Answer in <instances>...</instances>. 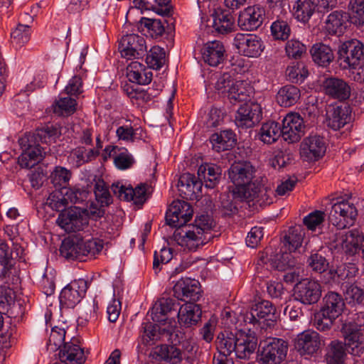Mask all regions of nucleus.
<instances>
[{"label": "nucleus", "instance_id": "f257e3e1", "mask_svg": "<svg viewBox=\"0 0 364 364\" xmlns=\"http://www.w3.org/2000/svg\"><path fill=\"white\" fill-rule=\"evenodd\" d=\"M191 205L183 200H174L166 214V223L174 228H181L183 233L178 243L189 250H196L213 237V220L208 215L197 216L194 223L186 225L193 216Z\"/></svg>", "mask_w": 364, "mask_h": 364}, {"label": "nucleus", "instance_id": "f03ea898", "mask_svg": "<svg viewBox=\"0 0 364 364\" xmlns=\"http://www.w3.org/2000/svg\"><path fill=\"white\" fill-rule=\"evenodd\" d=\"M217 348L223 353L232 354L238 359L248 360L257 346V338L254 332L240 331L236 333L225 331L218 334Z\"/></svg>", "mask_w": 364, "mask_h": 364}, {"label": "nucleus", "instance_id": "7ed1b4c3", "mask_svg": "<svg viewBox=\"0 0 364 364\" xmlns=\"http://www.w3.org/2000/svg\"><path fill=\"white\" fill-rule=\"evenodd\" d=\"M60 135V131L57 125L46 124L43 127L37 129L34 133L26 134L18 141L23 151L36 164L44 157L46 152L40 146L39 143L48 144L55 141Z\"/></svg>", "mask_w": 364, "mask_h": 364}, {"label": "nucleus", "instance_id": "20e7f679", "mask_svg": "<svg viewBox=\"0 0 364 364\" xmlns=\"http://www.w3.org/2000/svg\"><path fill=\"white\" fill-rule=\"evenodd\" d=\"M323 306L314 319V326L319 331L330 329L333 321L341 314L345 303L342 296L334 291H330L323 299Z\"/></svg>", "mask_w": 364, "mask_h": 364}, {"label": "nucleus", "instance_id": "39448f33", "mask_svg": "<svg viewBox=\"0 0 364 364\" xmlns=\"http://www.w3.org/2000/svg\"><path fill=\"white\" fill-rule=\"evenodd\" d=\"M287 343L277 338H270L260 343L257 359L260 364H280L286 358Z\"/></svg>", "mask_w": 364, "mask_h": 364}, {"label": "nucleus", "instance_id": "423d86ee", "mask_svg": "<svg viewBox=\"0 0 364 364\" xmlns=\"http://www.w3.org/2000/svg\"><path fill=\"white\" fill-rule=\"evenodd\" d=\"M272 191L267 183V178L265 176H256L252 182H249L245 187L240 188V191H232L235 198L247 199L257 202L271 203L270 195Z\"/></svg>", "mask_w": 364, "mask_h": 364}, {"label": "nucleus", "instance_id": "0eeeda50", "mask_svg": "<svg viewBox=\"0 0 364 364\" xmlns=\"http://www.w3.org/2000/svg\"><path fill=\"white\" fill-rule=\"evenodd\" d=\"M363 241V232L354 228L345 233H336L330 244V247L337 252H344L346 254L354 255L360 250Z\"/></svg>", "mask_w": 364, "mask_h": 364}, {"label": "nucleus", "instance_id": "6e6552de", "mask_svg": "<svg viewBox=\"0 0 364 364\" xmlns=\"http://www.w3.org/2000/svg\"><path fill=\"white\" fill-rule=\"evenodd\" d=\"M358 210L353 203L340 201L334 203L328 213V220L338 229L352 225L356 220Z\"/></svg>", "mask_w": 364, "mask_h": 364}, {"label": "nucleus", "instance_id": "1a4fd4ad", "mask_svg": "<svg viewBox=\"0 0 364 364\" xmlns=\"http://www.w3.org/2000/svg\"><path fill=\"white\" fill-rule=\"evenodd\" d=\"M363 56V45L356 39L343 43L338 47V60L343 69L355 68Z\"/></svg>", "mask_w": 364, "mask_h": 364}, {"label": "nucleus", "instance_id": "9d476101", "mask_svg": "<svg viewBox=\"0 0 364 364\" xmlns=\"http://www.w3.org/2000/svg\"><path fill=\"white\" fill-rule=\"evenodd\" d=\"M257 173V168L251 162L239 161L234 162L228 168V178L235 186L232 191H240V188L252 182Z\"/></svg>", "mask_w": 364, "mask_h": 364}, {"label": "nucleus", "instance_id": "9b49d317", "mask_svg": "<svg viewBox=\"0 0 364 364\" xmlns=\"http://www.w3.org/2000/svg\"><path fill=\"white\" fill-rule=\"evenodd\" d=\"M233 46L240 53L250 58L258 57L264 48L262 39L251 33H237L233 39Z\"/></svg>", "mask_w": 364, "mask_h": 364}, {"label": "nucleus", "instance_id": "f8f14e48", "mask_svg": "<svg viewBox=\"0 0 364 364\" xmlns=\"http://www.w3.org/2000/svg\"><path fill=\"white\" fill-rule=\"evenodd\" d=\"M294 296L296 301L306 305L316 304L321 296V285L314 280L303 279L295 285Z\"/></svg>", "mask_w": 364, "mask_h": 364}, {"label": "nucleus", "instance_id": "ddd939ff", "mask_svg": "<svg viewBox=\"0 0 364 364\" xmlns=\"http://www.w3.org/2000/svg\"><path fill=\"white\" fill-rule=\"evenodd\" d=\"M262 118V108L256 102L250 101L242 105L237 109L235 124L240 128L247 129L254 127Z\"/></svg>", "mask_w": 364, "mask_h": 364}, {"label": "nucleus", "instance_id": "4468645a", "mask_svg": "<svg viewBox=\"0 0 364 364\" xmlns=\"http://www.w3.org/2000/svg\"><path fill=\"white\" fill-rule=\"evenodd\" d=\"M305 132L303 119L297 113H289L282 120V136L289 143L299 141Z\"/></svg>", "mask_w": 364, "mask_h": 364}, {"label": "nucleus", "instance_id": "2eb2a0df", "mask_svg": "<svg viewBox=\"0 0 364 364\" xmlns=\"http://www.w3.org/2000/svg\"><path fill=\"white\" fill-rule=\"evenodd\" d=\"M87 288V282L85 279H79L72 281L60 292L59 297L60 304L68 308H73L85 296Z\"/></svg>", "mask_w": 364, "mask_h": 364}, {"label": "nucleus", "instance_id": "dca6fc26", "mask_svg": "<svg viewBox=\"0 0 364 364\" xmlns=\"http://www.w3.org/2000/svg\"><path fill=\"white\" fill-rule=\"evenodd\" d=\"M265 18V10L259 5L248 6L240 11L238 26L243 31H252L260 27Z\"/></svg>", "mask_w": 364, "mask_h": 364}, {"label": "nucleus", "instance_id": "f3484780", "mask_svg": "<svg viewBox=\"0 0 364 364\" xmlns=\"http://www.w3.org/2000/svg\"><path fill=\"white\" fill-rule=\"evenodd\" d=\"M119 50L124 58H138L146 51V42L142 36L137 34L126 35L119 42Z\"/></svg>", "mask_w": 364, "mask_h": 364}, {"label": "nucleus", "instance_id": "a211bd4d", "mask_svg": "<svg viewBox=\"0 0 364 364\" xmlns=\"http://www.w3.org/2000/svg\"><path fill=\"white\" fill-rule=\"evenodd\" d=\"M57 223L66 232H77L88 224L87 217L81 214L80 210L75 207L59 214Z\"/></svg>", "mask_w": 364, "mask_h": 364}, {"label": "nucleus", "instance_id": "6ab92c4d", "mask_svg": "<svg viewBox=\"0 0 364 364\" xmlns=\"http://www.w3.org/2000/svg\"><path fill=\"white\" fill-rule=\"evenodd\" d=\"M326 151V144L323 138L318 135L305 138L300 145V154L307 161H317Z\"/></svg>", "mask_w": 364, "mask_h": 364}, {"label": "nucleus", "instance_id": "aec40b11", "mask_svg": "<svg viewBox=\"0 0 364 364\" xmlns=\"http://www.w3.org/2000/svg\"><path fill=\"white\" fill-rule=\"evenodd\" d=\"M174 296L181 300L194 303L200 296V287L198 280L181 278L173 286Z\"/></svg>", "mask_w": 364, "mask_h": 364}, {"label": "nucleus", "instance_id": "412c9836", "mask_svg": "<svg viewBox=\"0 0 364 364\" xmlns=\"http://www.w3.org/2000/svg\"><path fill=\"white\" fill-rule=\"evenodd\" d=\"M321 341L316 331L307 330L297 335L294 346L301 355H311L319 350Z\"/></svg>", "mask_w": 364, "mask_h": 364}, {"label": "nucleus", "instance_id": "4be33fe9", "mask_svg": "<svg viewBox=\"0 0 364 364\" xmlns=\"http://www.w3.org/2000/svg\"><path fill=\"white\" fill-rule=\"evenodd\" d=\"M179 304L170 298H162L157 301L153 306L150 314L154 322L163 323L171 318H173L177 312Z\"/></svg>", "mask_w": 364, "mask_h": 364}, {"label": "nucleus", "instance_id": "5701e85b", "mask_svg": "<svg viewBox=\"0 0 364 364\" xmlns=\"http://www.w3.org/2000/svg\"><path fill=\"white\" fill-rule=\"evenodd\" d=\"M276 308L272 302L264 300L255 304L251 309L250 313H247L245 317V321L249 323L255 324L259 319L264 318L265 321L273 323L277 319Z\"/></svg>", "mask_w": 364, "mask_h": 364}, {"label": "nucleus", "instance_id": "b1692460", "mask_svg": "<svg viewBox=\"0 0 364 364\" xmlns=\"http://www.w3.org/2000/svg\"><path fill=\"white\" fill-rule=\"evenodd\" d=\"M323 85L325 93L333 99L342 101L350 96V87L343 79L328 77L323 81Z\"/></svg>", "mask_w": 364, "mask_h": 364}, {"label": "nucleus", "instance_id": "393cba45", "mask_svg": "<svg viewBox=\"0 0 364 364\" xmlns=\"http://www.w3.org/2000/svg\"><path fill=\"white\" fill-rule=\"evenodd\" d=\"M350 107L345 105L336 106L327 112L326 124L333 130H338L350 122Z\"/></svg>", "mask_w": 364, "mask_h": 364}, {"label": "nucleus", "instance_id": "a878e982", "mask_svg": "<svg viewBox=\"0 0 364 364\" xmlns=\"http://www.w3.org/2000/svg\"><path fill=\"white\" fill-rule=\"evenodd\" d=\"M225 53L223 44L219 41H213L204 45L202 58L205 63L215 67L224 60Z\"/></svg>", "mask_w": 364, "mask_h": 364}, {"label": "nucleus", "instance_id": "bb28decb", "mask_svg": "<svg viewBox=\"0 0 364 364\" xmlns=\"http://www.w3.org/2000/svg\"><path fill=\"white\" fill-rule=\"evenodd\" d=\"M175 314L178 316L180 325L189 327L198 323L201 316V310L199 305L188 302L181 306Z\"/></svg>", "mask_w": 364, "mask_h": 364}, {"label": "nucleus", "instance_id": "cd10ccee", "mask_svg": "<svg viewBox=\"0 0 364 364\" xmlns=\"http://www.w3.org/2000/svg\"><path fill=\"white\" fill-rule=\"evenodd\" d=\"M153 356L159 361L170 364H178L183 359L181 350L175 345L162 344L156 346L153 350Z\"/></svg>", "mask_w": 364, "mask_h": 364}, {"label": "nucleus", "instance_id": "c85d7f7f", "mask_svg": "<svg viewBox=\"0 0 364 364\" xmlns=\"http://www.w3.org/2000/svg\"><path fill=\"white\" fill-rule=\"evenodd\" d=\"M59 358L65 364H82L85 360L83 349L71 342L64 344L60 350Z\"/></svg>", "mask_w": 364, "mask_h": 364}, {"label": "nucleus", "instance_id": "c756f323", "mask_svg": "<svg viewBox=\"0 0 364 364\" xmlns=\"http://www.w3.org/2000/svg\"><path fill=\"white\" fill-rule=\"evenodd\" d=\"M348 19V13L341 10L335 11L327 16L324 29L328 34L339 35L346 29V24Z\"/></svg>", "mask_w": 364, "mask_h": 364}, {"label": "nucleus", "instance_id": "7c9ffc66", "mask_svg": "<svg viewBox=\"0 0 364 364\" xmlns=\"http://www.w3.org/2000/svg\"><path fill=\"white\" fill-rule=\"evenodd\" d=\"M222 169L216 164H205L199 167L198 176L202 184L208 188H213L219 183Z\"/></svg>", "mask_w": 364, "mask_h": 364}, {"label": "nucleus", "instance_id": "2f4dec72", "mask_svg": "<svg viewBox=\"0 0 364 364\" xmlns=\"http://www.w3.org/2000/svg\"><path fill=\"white\" fill-rule=\"evenodd\" d=\"M127 77L132 82L139 85H147L152 79V72L146 70L144 65L134 61L127 68Z\"/></svg>", "mask_w": 364, "mask_h": 364}, {"label": "nucleus", "instance_id": "473e14b6", "mask_svg": "<svg viewBox=\"0 0 364 364\" xmlns=\"http://www.w3.org/2000/svg\"><path fill=\"white\" fill-rule=\"evenodd\" d=\"M210 141L213 149L217 152L228 150L232 148L236 143L235 134L230 129L222 131L220 134H212Z\"/></svg>", "mask_w": 364, "mask_h": 364}, {"label": "nucleus", "instance_id": "72a5a7b5", "mask_svg": "<svg viewBox=\"0 0 364 364\" xmlns=\"http://www.w3.org/2000/svg\"><path fill=\"white\" fill-rule=\"evenodd\" d=\"M178 187L181 194L186 198H191L201 191L202 182L189 173L182 174L178 180Z\"/></svg>", "mask_w": 364, "mask_h": 364}, {"label": "nucleus", "instance_id": "f704fd0d", "mask_svg": "<svg viewBox=\"0 0 364 364\" xmlns=\"http://www.w3.org/2000/svg\"><path fill=\"white\" fill-rule=\"evenodd\" d=\"M310 53L314 62L322 67L328 66L334 58L331 47L322 43L314 44L311 47Z\"/></svg>", "mask_w": 364, "mask_h": 364}, {"label": "nucleus", "instance_id": "c9c22d12", "mask_svg": "<svg viewBox=\"0 0 364 364\" xmlns=\"http://www.w3.org/2000/svg\"><path fill=\"white\" fill-rule=\"evenodd\" d=\"M346 357V345L343 342L334 340L326 347L325 360L327 364H343Z\"/></svg>", "mask_w": 364, "mask_h": 364}, {"label": "nucleus", "instance_id": "e433bc0d", "mask_svg": "<svg viewBox=\"0 0 364 364\" xmlns=\"http://www.w3.org/2000/svg\"><path fill=\"white\" fill-rule=\"evenodd\" d=\"M81 250L80 238L78 236L63 240L60 248V255L68 259L82 260Z\"/></svg>", "mask_w": 364, "mask_h": 364}, {"label": "nucleus", "instance_id": "4c0bfd02", "mask_svg": "<svg viewBox=\"0 0 364 364\" xmlns=\"http://www.w3.org/2000/svg\"><path fill=\"white\" fill-rule=\"evenodd\" d=\"M301 97L299 89L291 85L282 87L277 95V101L282 106L289 107L295 105Z\"/></svg>", "mask_w": 364, "mask_h": 364}, {"label": "nucleus", "instance_id": "58836bf2", "mask_svg": "<svg viewBox=\"0 0 364 364\" xmlns=\"http://www.w3.org/2000/svg\"><path fill=\"white\" fill-rule=\"evenodd\" d=\"M252 87L245 80H235L228 90V97L231 102L246 101L251 93Z\"/></svg>", "mask_w": 364, "mask_h": 364}, {"label": "nucleus", "instance_id": "ea45409f", "mask_svg": "<svg viewBox=\"0 0 364 364\" xmlns=\"http://www.w3.org/2000/svg\"><path fill=\"white\" fill-rule=\"evenodd\" d=\"M316 5L311 0H298L293 7L295 18L301 22L306 23L315 11Z\"/></svg>", "mask_w": 364, "mask_h": 364}, {"label": "nucleus", "instance_id": "a19ab883", "mask_svg": "<svg viewBox=\"0 0 364 364\" xmlns=\"http://www.w3.org/2000/svg\"><path fill=\"white\" fill-rule=\"evenodd\" d=\"M139 28L144 32L145 35L152 38L161 36L165 31L164 23L161 20L145 17H142L139 21Z\"/></svg>", "mask_w": 364, "mask_h": 364}, {"label": "nucleus", "instance_id": "79ce46f5", "mask_svg": "<svg viewBox=\"0 0 364 364\" xmlns=\"http://www.w3.org/2000/svg\"><path fill=\"white\" fill-rule=\"evenodd\" d=\"M304 236V230L301 225L291 227L284 237V244L290 252L295 251L301 247Z\"/></svg>", "mask_w": 364, "mask_h": 364}, {"label": "nucleus", "instance_id": "37998d69", "mask_svg": "<svg viewBox=\"0 0 364 364\" xmlns=\"http://www.w3.org/2000/svg\"><path fill=\"white\" fill-rule=\"evenodd\" d=\"M259 139L264 144H271L275 142L282 135L281 127L275 122L264 123L259 129Z\"/></svg>", "mask_w": 364, "mask_h": 364}, {"label": "nucleus", "instance_id": "c03bdc74", "mask_svg": "<svg viewBox=\"0 0 364 364\" xmlns=\"http://www.w3.org/2000/svg\"><path fill=\"white\" fill-rule=\"evenodd\" d=\"M234 21V18L230 13H217L213 19V27L218 33H228L233 31Z\"/></svg>", "mask_w": 364, "mask_h": 364}, {"label": "nucleus", "instance_id": "a18cd8bd", "mask_svg": "<svg viewBox=\"0 0 364 364\" xmlns=\"http://www.w3.org/2000/svg\"><path fill=\"white\" fill-rule=\"evenodd\" d=\"M296 264V260L291 252H283L274 255V259H271L270 267L279 271H286L294 267Z\"/></svg>", "mask_w": 364, "mask_h": 364}, {"label": "nucleus", "instance_id": "49530a36", "mask_svg": "<svg viewBox=\"0 0 364 364\" xmlns=\"http://www.w3.org/2000/svg\"><path fill=\"white\" fill-rule=\"evenodd\" d=\"M308 70L301 62L293 63L286 70L288 80L294 83L302 82L308 76Z\"/></svg>", "mask_w": 364, "mask_h": 364}, {"label": "nucleus", "instance_id": "de8ad7c7", "mask_svg": "<svg viewBox=\"0 0 364 364\" xmlns=\"http://www.w3.org/2000/svg\"><path fill=\"white\" fill-rule=\"evenodd\" d=\"M65 197L63 190L55 191L49 195L46 204L52 210L64 212L67 210L66 208L68 206Z\"/></svg>", "mask_w": 364, "mask_h": 364}, {"label": "nucleus", "instance_id": "09e8293b", "mask_svg": "<svg viewBox=\"0 0 364 364\" xmlns=\"http://www.w3.org/2000/svg\"><path fill=\"white\" fill-rule=\"evenodd\" d=\"M98 154V151L93 149H87L83 146H79L72 151L70 158L75 160L76 166L79 167L85 163L91 161L95 159Z\"/></svg>", "mask_w": 364, "mask_h": 364}, {"label": "nucleus", "instance_id": "8fccbe9b", "mask_svg": "<svg viewBox=\"0 0 364 364\" xmlns=\"http://www.w3.org/2000/svg\"><path fill=\"white\" fill-rule=\"evenodd\" d=\"M76 101L70 97H61L53 105L51 108L53 113L58 116L70 115L73 114L76 109Z\"/></svg>", "mask_w": 364, "mask_h": 364}, {"label": "nucleus", "instance_id": "3c124183", "mask_svg": "<svg viewBox=\"0 0 364 364\" xmlns=\"http://www.w3.org/2000/svg\"><path fill=\"white\" fill-rule=\"evenodd\" d=\"M348 9V14L353 23L356 25L364 23V0H350Z\"/></svg>", "mask_w": 364, "mask_h": 364}, {"label": "nucleus", "instance_id": "603ef678", "mask_svg": "<svg viewBox=\"0 0 364 364\" xmlns=\"http://www.w3.org/2000/svg\"><path fill=\"white\" fill-rule=\"evenodd\" d=\"M141 339L144 345H153L160 339L159 327L150 322L143 323Z\"/></svg>", "mask_w": 364, "mask_h": 364}, {"label": "nucleus", "instance_id": "864d4df0", "mask_svg": "<svg viewBox=\"0 0 364 364\" xmlns=\"http://www.w3.org/2000/svg\"><path fill=\"white\" fill-rule=\"evenodd\" d=\"M72 176V173L62 166H57L50 176V181L55 187H62L61 190L66 188Z\"/></svg>", "mask_w": 364, "mask_h": 364}, {"label": "nucleus", "instance_id": "5fc2aeb1", "mask_svg": "<svg viewBox=\"0 0 364 364\" xmlns=\"http://www.w3.org/2000/svg\"><path fill=\"white\" fill-rule=\"evenodd\" d=\"M67 199L68 204L81 203L88 198L90 195L89 191L84 188L74 186L73 188H67L63 189Z\"/></svg>", "mask_w": 364, "mask_h": 364}, {"label": "nucleus", "instance_id": "6e6d98bb", "mask_svg": "<svg viewBox=\"0 0 364 364\" xmlns=\"http://www.w3.org/2000/svg\"><path fill=\"white\" fill-rule=\"evenodd\" d=\"M65 330L63 328L55 326L52 328L47 346L53 351L61 349L65 343Z\"/></svg>", "mask_w": 364, "mask_h": 364}, {"label": "nucleus", "instance_id": "4d7b16f0", "mask_svg": "<svg viewBox=\"0 0 364 364\" xmlns=\"http://www.w3.org/2000/svg\"><path fill=\"white\" fill-rule=\"evenodd\" d=\"M81 254L82 260L86 256L94 257L98 254L103 248V244L101 240L97 238H92L86 241L80 238Z\"/></svg>", "mask_w": 364, "mask_h": 364}, {"label": "nucleus", "instance_id": "13d9d810", "mask_svg": "<svg viewBox=\"0 0 364 364\" xmlns=\"http://www.w3.org/2000/svg\"><path fill=\"white\" fill-rule=\"evenodd\" d=\"M95 195L102 206H107L112 203V198L108 188L102 179H95Z\"/></svg>", "mask_w": 364, "mask_h": 364}, {"label": "nucleus", "instance_id": "bf43d9fd", "mask_svg": "<svg viewBox=\"0 0 364 364\" xmlns=\"http://www.w3.org/2000/svg\"><path fill=\"white\" fill-rule=\"evenodd\" d=\"M125 191L124 200L134 201L135 204H142L146 200V189L144 184L137 186L135 188L128 187Z\"/></svg>", "mask_w": 364, "mask_h": 364}, {"label": "nucleus", "instance_id": "052dcab7", "mask_svg": "<svg viewBox=\"0 0 364 364\" xmlns=\"http://www.w3.org/2000/svg\"><path fill=\"white\" fill-rule=\"evenodd\" d=\"M11 43L16 47H21L30 39V28L28 26L18 24L11 33Z\"/></svg>", "mask_w": 364, "mask_h": 364}, {"label": "nucleus", "instance_id": "680f3d73", "mask_svg": "<svg viewBox=\"0 0 364 364\" xmlns=\"http://www.w3.org/2000/svg\"><path fill=\"white\" fill-rule=\"evenodd\" d=\"M146 63L153 69L159 70L165 63V52L160 47L152 48L146 56Z\"/></svg>", "mask_w": 364, "mask_h": 364}, {"label": "nucleus", "instance_id": "e2e57ef3", "mask_svg": "<svg viewBox=\"0 0 364 364\" xmlns=\"http://www.w3.org/2000/svg\"><path fill=\"white\" fill-rule=\"evenodd\" d=\"M285 51L288 58L299 59L306 52V46L296 39L288 41L285 46Z\"/></svg>", "mask_w": 364, "mask_h": 364}, {"label": "nucleus", "instance_id": "0e129e2a", "mask_svg": "<svg viewBox=\"0 0 364 364\" xmlns=\"http://www.w3.org/2000/svg\"><path fill=\"white\" fill-rule=\"evenodd\" d=\"M344 294L349 304H360L364 299V290L354 284H347Z\"/></svg>", "mask_w": 364, "mask_h": 364}, {"label": "nucleus", "instance_id": "69168bd1", "mask_svg": "<svg viewBox=\"0 0 364 364\" xmlns=\"http://www.w3.org/2000/svg\"><path fill=\"white\" fill-rule=\"evenodd\" d=\"M15 303V292L9 287H0V311L3 314L9 312V309Z\"/></svg>", "mask_w": 364, "mask_h": 364}, {"label": "nucleus", "instance_id": "338daca9", "mask_svg": "<svg viewBox=\"0 0 364 364\" xmlns=\"http://www.w3.org/2000/svg\"><path fill=\"white\" fill-rule=\"evenodd\" d=\"M272 35L275 39L286 40L290 35V27L284 21H276L271 26Z\"/></svg>", "mask_w": 364, "mask_h": 364}, {"label": "nucleus", "instance_id": "774afa93", "mask_svg": "<svg viewBox=\"0 0 364 364\" xmlns=\"http://www.w3.org/2000/svg\"><path fill=\"white\" fill-rule=\"evenodd\" d=\"M308 264L313 271L322 273L328 268L329 264L325 257L316 252L310 255Z\"/></svg>", "mask_w": 364, "mask_h": 364}]
</instances>
